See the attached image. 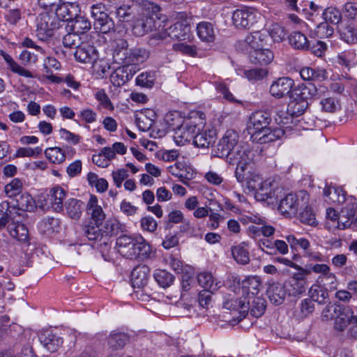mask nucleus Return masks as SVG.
I'll use <instances>...</instances> for the list:
<instances>
[{
    "label": "nucleus",
    "instance_id": "1",
    "mask_svg": "<svg viewBox=\"0 0 357 357\" xmlns=\"http://www.w3.org/2000/svg\"><path fill=\"white\" fill-rule=\"evenodd\" d=\"M317 89L314 85L298 86L293 89L289 95V102L287 112L277 114L275 121L286 128H292L293 116H300L309 105L308 100L316 96Z\"/></svg>",
    "mask_w": 357,
    "mask_h": 357
},
{
    "label": "nucleus",
    "instance_id": "2",
    "mask_svg": "<svg viewBox=\"0 0 357 357\" xmlns=\"http://www.w3.org/2000/svg\"><path fill=\"white\" fill-rule=\"evenodd\" d=\"M116 245L120 255L131 259L148 258L151 252V245L141 236L132 238L121 235L116 238Z\"/></svg>",
    "mask_w": 357,
    "mask_h": 357
},
{
    "label": "nucleus",
    "instance_id": "3",
    "mask_svg": "<svg viewBox=\"0 0 357 357\" xmlns=\"http://www.w3.org/2000/svg\"><path fill=\"white\" fill-rule=\"evenodd\" d=\"M166 121L169 128L174 131V139L178 145H184L194 140L197 130L195 123L183 119L178 113L167 116Z\"/></svg>",
    "mask_w": 357,
    "mask_h": 357
},
{
    "label": "nucleus",
    "instance_id": "4",
    "mask_svg": "<svg viewBox=\"0 0 357 357\" xmlns=\"http://www.w3.org/2000/svg\"><path fill=\"white\" fill-rule=\"evenodd\" d=\"M247 188L255 191L252 195L257 201H266L268 204L276 203L278 198L277 192H281L280 188H273L269 181H263L259 175L254 173H250L247 177Z\"/></svg>",
    "mask_w": 357,
    "mask_h": 357
},
{
    "label": "nucleus",
    "instance_id": "5",
    "mask_svg": "<svg viewBox=\"0 0 357 357\" xmlns=\"http://www.w3.org/2000/svg\"><path fill=\"white\" fill-rule=\"evenodd\" d=\"M309 196L305 191L298 194L289 193L280 201L278 209L284 215L294 216L299 208L307 204Z\"/></svg>",
    "mask_w": 357,
    "mask_h": 357
},
{
    "label": "nucleus",
    "instance_id": "6",
    "mask_svg": "<svg viewBox=\"0 0 357 357\" xmlns=\"http://www.w3.org/2000/svg\"><path fill=\"white\" fill-rule=\"evenodd\" d=\"M324 196L325 202L342 205L344 208H355L357 206L356 199L354 196L347 197V192L340 188L326 185L324 189Z\"/></svg>",
    "mask_w": 357,
    "mask_h": 357
},
{
    "label": "nucleus",
    "instance_id": "7",
    "mask_svg": "<svg viewBox=\"0 0 357 357\" xmlns=\"http://www.w3.org/2000/svg\"><path fill=\"white\" fill-rule=\"evenodd\" d=\"M36 26L38 38L45 41L52 36L54 30L59 27V23L54 15L45 12L37 17Z\"/></svg>",
    "mask_w": 357,
    "mask_h": 357
},
{
    "label": "nucleus",
    "instance_id": "8",
    "mask_svg": "<svg viewBox=\"0 0 357 357\" xmlns=\"http://www.w3.org/2000/svg\"><path fill=\"white\" fill-rule=\"evenodd\" d=\"M91 16L94 20V28L102 33H107L114 29L112 19L105 12L103 3L94 4L91 7Z\"/></svg>",
    "mask_w": 357,
    "mask_h": 357
},
{
    "label": "nucleus",
    "instance_id": "9",
    "mask_svg": "<svg viewBox=\"0 0 357 357\" xmlns=\"http://www.w3.org/2000/svg\"><path fill=\"white\" fill-rule=\"evenodd\" d=\"M248 230L254 236H259L262 234L264 236H271L273 234L275 229L272 226L265 225L264 219L258 213H253L247 211V225Z\"/></svg>",
    "mask_w": 357,
    "mask_h": 357
},
{
    "label": "nucleus",
    "instance_id": "10",
    "mask_svg": "<svg viewBox=\"0 0 357 357\" xmlns=\"http://www.w3.org/2000/svg\"><path fill=\"white\" fill-rule=\"evenodd\" d=\"M271 121L269 114L262 110L253 112L247 121V132L250 137L252 135H259V133L268 126Z\"/></svg>",
    "mask_w": 357,
    "mask_h": 357
},
{
    "label": "nucleus",
    "instance_id": "11",
    "mask_svg": "<svg viewBox=\"0 0 357 357\" xmlns=\"http://www.w3.org/2000/svg\"><path fill=\"white\" fill-rule=\"evenodd\" d=\"M294 81L289 77H281L272 82L269 87L270 94L277 99L289 96L293 91Z\"/></svg>",
    "mask_w": 357,
    "mask_h": 357
},
{
    "label": "nucleus",
    "instance_id": "12",
    "mask_svg": "<svg viewBox=\"0 0 357 357\" xmlns=\"http://www.w3.org/2000/svg\"><path fill=\"white\" fill-rule=\"evenodd\" d=\"M279 126V128H274L267 126L259 133V135H252V137H250V140L252 143L256 142L259 144L274 142L280 139L287 130L292 129L286 128L281 125Z\"/></svg>",
    "mask_w": 357,
    "mask_h": 357
},
{
    "label": "nucleus",
    "instance_id": "13",
    "mask_svg": "<svg viewBox=\"0 0 357 357\" xmlns=\"http://www.w3.org/2000/svg\"><path fill=\"white\" fill-rule=\"evenodd\" d=\"M267 295L270 301L275 305H280L283 303L287 295H288L287 286L286 282L282 284L273 279L267 281Z\"/></svg>",
    "mask_w": 357,
    "mask_h": 357
},
{
    "label": "nucleus",
    "instance_id": "14",
    "mask_svg": "<svg viewBox=\"0 0 357 357\" xmlns=\"http://www.w3.org/2000/svg\"><path fill=\"white\" fill-rule=\"evenodd\" d=\"M157 15H144L137 19L132 26V32L137 36H142L144 34L156 29Z\"/></svg>",
    "mask_w": 357,
    "mask_h": 357
},
{
    "label": "nucleus",
    "instance_id": "15",
    "mask_svg": "<svg viewBox=\"0 0 357 357\" xmlns=\"http://www.w3.org/2000/svg\"><path fill=\"white\" fill-rule=\"evenodd\" d=\"M247 54L250 63L260 66L269 64L274 58L273 52L265 46L249 50Z\"/></svg>",
    "mask_w": 357,
    "mask_h": 357
},
{
    "label": "nucleus",
    "instance_id": "16",
    "mask_svg": "<svg viewBox=\"0 0 357 357\" xmlns=\"http://www.w3.org/2000/svg\"><path fill=\"white\" fill-rule=\"evenodd\" d=\"M150 268L146 265L136 266L131 273V282L134 289H144L148 283Z\"/></svg>",
    "mask_w": 357,
    "mask_h": 357
},
{
    "label": "nucleus",
    "instance_id": "17",
    "mask_svg": "<svg viewBox=\"0 0 357 357\" xmlns=\"http://www.w3.org/2000/svg\"><path fill=\"white\" fill-rule=\"evenodd\" d=\"M74 56L79 62L91 63L97 59V51L93 45L82 43L75 50Z\"/></svg>",
    "mask_w": 357,
    "mask_h": 357
},
{
    "label": "nucleus",
    "instance_id": "18",
    "mask_svg": "<svg viewBox=\"0 0 357 357\" xmlns=\"http://www.w3.org/2000/svg\"><path fill=\"white\" fill-rule=\"evenodd\" d=\"M314 273L319 274L317 278L318 282H322L324 280L328 281L329 289L334 291L337 288V279L335 273L331 271V268L326 264H323L321 266H317L314 267Z\"/></svg>",
    "mask_w": 357,
    "mask_h": 357
},
{
    "label": "nucleus",
    "instance_id": "19",
    "mask_svg": "<svg viewBox=\"0 0 357 357\" xmlns=\"http://www.w3.org/2000/svg\"><path fill=\"white\" fill-rule=\"evenodd\" d=\"M79 11L78 6L72 3H60L55 8L54 15L57 20L67 22L69 24L77 15Z\"/></svg>",
    "mask_w": 357,
    "mask_h": 357
},
{
    "label": "nucleus",
    "instance_id": "20",
    "mask_svg": "<svg viewBox=\"0 0 357 357\" xmlns=\"http://www.w3.org/2000/svg\"><path fill=\"white\" fill-rule=\"evenodd\" d=\"M66 197V190L60 186H55L51 188L47 194V202L54 211L61 212L63 210V200Z\"/></svg>",
    "mask_w": 357,
    "mask_h": 357
},
{
    "label": "nucleus",
    "instance_id": "21",
    "mask_svg": "<svg viewBox=\"0 0 357 357\" xmlns=\"http://www.w3.org/2000/svg\"><path fill=\"white\" fill-rule=\"evenodd\" d=\"M98 202V198L95 195H91L86 204V210L87 215L93 222L102 224L105 218V213Z\"/></svg>",
    "mask_w": 357,
    "mask_h": 357
},
{
    "label": "nucleus",
    "instance_id": "22",
    "mask_svg": "<svg viewBox=\"0 0 357 357\" xmlns=\"http://www.w3.org/2000/svg\"><path fill=\"white\" fill-rule=\"evenodd\" d=\"M39 340L43 347L51 352L56 351L63 344L62 338L50 330L42 332Z\"/></svg>",
    "mask_w": 357,
    "mask_h": 357
},
{
    "label": "nucleus",
    "instance_id": "23",
    "mask_svg": "<svg viewBox=\"0 0 357 357\" xmlns=\"http://www.w3.org/2000/svg\"><path fill=\"white\" fill-rule=\"evenodd\" d=\"M217 139L215 130H207L197 133L194 137L193 144L199 148L205 149L213 146Z\"/></svg>",
    "mask_w": 357,
    "mask_h": 357
},
{
    "label": "nucleus",
    "instance_id": "24",
    "mask_svg": "<svg viewBox=\"0 0 357 357\" xmlns=\"http://www.w3.org/2000/svg\"><path fill=\"white\" fill-rule=\"evenodd\" d=\"M12 207L22 211H31L34 209L35 201L28 192H21L15 197L10 203Z\"/></svg>",
    "mask_w": 357,
    "mask_h": 357
},
{
    "label": "nucleus",
    "instance_id": "25",
    "mask_svg": "<svg viewBox=\"0 0 357 357\" xmlns=\"http://www.w3.org/2000/svg\"><path fill=\"white\" fill-rule=\"evenodd\" d=\"M133 76L132 70L128 66H121L115 69L110 75V81L115 86L124 85Z\"/></svg>",
    "mask_w": 357,
    "mask_h": 357
},
{
    "label": "nucleus",
    "instance_id": "26",
    "mask_svg": "<svg viewBox=\"0 0 357 357\" xmlns=\"http://www.w3.org/2000/svg\"><path fill=\"white\" fill-rule=\"evenodd\" d=\"M10 235L21 242H26L29 238V231L26 226L20 220L10 222L7 227Z\"/></svg>",
    "mask_w": 357,
    "mask_h": 357
},
{
    "label": "nucleus",
    "instance_id": "27",
    "mask_svg": "<svg viewBox=\"0 0 357 357\" xmlns=\"http://www.w3.org/2000/svg\"><path fill=\"white\" fill-rule=\"evenodd\" d=\"M302 7L301 11L306 15V17L312 21L321 19L323 7L316 4L313 1H303L300 3Z\"/></svg>",
    "mask_w": 357,
    "mask_h": 357
},
{
    "label": "nucleus",
    "instance_id": "28",
    "mask_svg": "<svg viewBox=\"0 0 357 357\" xmlns=\"http://www.w3.org/2000/svg\"><path fill=\"white\" fill-rule=\"evenodd\" d=\"M190 26L186 22H176L167 29L168 36L175 40H185L190 32Z\"/></svg>",
    "mask_w": 357,
    "mask_h": 357
},
{
    "label": "nucleus",
    "instance_id": "29",
    "mask_svg": "<svg viewBox=\"0 0 357 357\" xmlns=\"http://www.w3.org/2000/svg\"><path fill=\"white\" fill-rule=\"evenodd\" d=\"M84 234L89 240L100 241L101 242L100 245L107 246L102 224L91 222L84 227Z\"/></svg>",
    "mask_w": 357,
    "mask_h": 357
},
{
    "label": "nucleus",
    "instance_id": "30",
    "mask_svg": "<svg viewBox=\"0 0 357 357\" xmlns=\"http://www.w3.org/2000/svg\"><path fill=\"white\" fill-rule=\"evenodd\" d=\"M84 203L77 199L70 198L65 204L67 215L73 220H79L84 210Z\"/></svg>",
    "mask_w": 357,
    "mask_h": 357
},
{
    "label": "nucleus",
    "instance_id": "31",
    "mask_svg": "<svg viewBox=\"0 0 357 357\" xmlns=\"http://www.w3.org/2000/svg\"><path fill=\"white\" fill-rule=\"evenodd\" d=\"M300 75L303 79L307 81H323L328 77L325 69L309 67L303 68L300 71Z\"/></svg>",
    "mask_w": 357,
    "mask_h": 357
},
{
    "label": "nucleus",
    "instance_id": "32",
    "mask_svg": "<svg viewBox=\"0 0 357 357\" xmlns=\"http://www.w3.org/2000/svg\"><path fill=\"white\" fill-rule=\"evenodd\" d=\"M352 315L349 308L342 307L341 311L333 318L335 319L334 328L338 331H343L351 321Z\"/></svg>",
    "mask_w": 357,
    "mask_h": 357
},
{
    "label": "nucleus",
    "instance_id": "33",
    "mask_svg": "<svg viewBox=\"0 0 357 357\" xmlns=\"http://www.w3.org/2000/svg\"><path fill=\"white\" fill-rule=\"evenodd\" d=\"M238 136L233 130H227L218 144V149L229 153L234 148L238 142Z\"/></svg>",
    "mask_w": 357,
    "mask_h": 357
},
{
    "label": "nucleus",
    "instance_id": "34",
    "mask_svg": "<svg viewBox=\"0 0 357 357\" xmlns=\"http://www.w3.org/2000/svg\"><path fill=\"white\" fill-rule=\"evenodd\" d=\"M309 294L314 301L319 304L325 303L328 298L327 289L321 282H318L317 280L310 288Z\"/></svg>",
    "mask_w": 357,
    "mask_h": 357
},
{
    "label": "nucleus",
    "instance_id": "35",
    "mask_svg": "<svg viewBox=\"0 0 357 357\" xmlns=\"http://www.w3.org/2000/svg\"><path fill=\"white\" fill-rule=\"evenodd\" d=\"M199 38L204 42L212 43L215 40V35L213 26L210 22H202L197 26Z\"/></svg>",
    "mask_w": 357,
    "mask_h": 357
},
{
    "label": "nucleus",
    "instance_id": "36",
    "mask_svg": "<svg viewBox=\"0 0 357 357\" xmlns=\"http://www.w3.org/2000/svg\"><path fill=\"white\" fill-rule=\"evenodd\" d=\"M266 40L267 36L265 33L259 31L252 32L247 36V52L249 50L266 46Z\"/></svg>",
    "mask_w": 357,
    "mask_h": 357
},
{
    "label": "nucleus",
    "instance_id": "37",
    "mask_svg": "<svg viewBox=\"0 0 357 357\" xmlns=\"http://www.w3.org/2000/svg\"><path fill=\"white\" fill-rule=\"evenodd\" d=\"M234 159L237 162L235 176L239 183H243L245 169V149L243 147L240 150H237L235 152Z\"/></svg>",
    "mask_w": 357,
    "mask_h": 357
},
{
    "label": "nucleus",
    "instance_id": "38",
    "mask_svg": "<svg viewBox=\"0 0 357 357\" xmlns=\"http://www.w3.org/2000/svg\"><path fill=\"white\" fill-rule=\"evenodd\" d=\"M68 26L73 32L78 35L86 33L91 27V22L88 19L85 17L78 15L77 14L73 20L68 24Z\"/></svg>",
    "mask_w": 357,
    "mask_h": 357
},
{
    "label": "nucleus",
    "instance_id": "39",
    "mask_svg": "<svg viewBox=\"0 0 357 357\" xmlns=\"http://www.w3.org/2000/svg\"><path fill=\"white\" fill-rule=\"evenodd\" d=\"M355 208H342L340 215L338 216L336 225H332L333 227H337L340 229H344L350 226L351 222L354 220L356 221Z\"/></svg>",
    "mask_w": 357,
    "mask_h": 357
},
{
    "label": "nucleus",
    "instance_id": "40",
    "mask_svg": "<svg viewBox=\"0 0 357 357\" xmlns=\"http://www.w3.org/2000/svg\"><path fill=\"white\" fill-rule=\"evenodd\" d=\"M129 337L127 334L120 332H114L107 338V344L114 350L124 347L128 342Z\"/></svg>",
    "mask_w": 357,
    "mask_h": 357
},
{
    "label": "nucleus",
    "instance_id": "41",
    "mask_svg": "<svg viewBox=\"0 0 357 357\" xmlns=\"http://www.w3.org/2000/svg\"><path fill=\"white\" fill-rule=\"evenodd\" d=\"M102 230L107 245L112 236L116 235L121 229V224L116 219H108L102 225Z\"/></svg>",
    "mask_w": 357,
    "mask_h": 357
},
{
    "label": "nucleus",
    "instance_id": "42",
    "mask_svg": "<svg viewBox=\"0 0 357 357\" xmlns=\"http://www.w3.org/2000/svg\"><path fill=\"white\" fill-rule=\"evenodd\" d=\"M290 45L295 49L306 50L310 47L307 37L300 31L293 32L289 37Z\"/></svg>",
    "mask_w": 357,
    "mask_h": 357
},
{
    "label": "nucleus",
    "instance_id": "43",
    "mask_svg": "<svg viewBox=\"0 0 357 357\" xmlns=\"http://www.w3.org/2000/svg\"><path fill=\"white\" fill-rule=\"evenodd\" d=\"M197 281L201 287L211 293L220 287L218 282L214 284L213 275L210 273H199L197 275Z\"/></svg>",
    "mask_w": 357,
    "mask_h": 357
},
{
    "label": "nucleus",
    "instance_id": "44",
    "mask_svg": "<svg viewBox=\"0 0 357 357\" xmlns=\"http://www.w3.org/2000/svg\"><path fill=\"white\" fill-rule=\"evenodd\" d=\"M129 54V67L132 65L143 63L149 57V52L143 48L135 47L130 49Z\"/></svg>",
    "mask_w": 357,
    "mask_h": 357
},
{
    "label": "nucleus",
    "instance_id": "45",
    "mask_svg": "<svg viewBox=\"0 0 357 357\" xmlns=\"http://www.w3.org/2000/svg\"><path fill=\"white\" fill-rule=\"evenodd\" d=\"M22 181L16 178L5 185L4 192L8 197L13 199L22 192Z\"/></svg>",
    "mask_w": 357,
    "mask_h": 357
},
{
    "label": "nucleus",
    "instance_id": "46",
    "mask_svg": "<svg viewBox=\"0 0 357 357\" xmlns=\"http://www.w3.org/2000/svg\"><path fill=\"white\" fill-rule=\"evenodd\" d=\"M153 277L158 284L163 288L169 287L173 283L174 279V277L171 273L162 269L156 270Z\"/></svg>",
    "mask_w": 357,
    "mask_h": 357
},
{
    "label": "nucleus",
    "instance_id": "47",
    "mask_svg": "<svg viewBox=\"0 0 357 357\" xmlns=\"http://www.w3.org/2000/svg\"><path fill=\"white\" fill-rule=\"evenodd\" d=\"M320 105L321 106V110L328 113H335L341 108L339 100L334 97L323 98L320 102Z\"/></svg>",
    "mask_w": 357,
    "mask_h": 357
},
{
    "label": "nucleus",
    "instance_id": "48",
    "mask_svg": "<svg viewBox=\"0 0 357 357\" xmlns=\"http://www.w3.org/2000/svg\"><path fill=\"white\" fill-rule=\"evenodd\" d=\"M285 238L292 250H297L299 248L305 252L310 247V241L307 238H297L293 234L287 235Z\"/></svg>",
    "mask_w": 357,
    "mask_h": 357
},
{
    "label": "nucleus",
    "instance_id": "49",
    "mask_svg": "<svg viewBox=\"0 0 357 357\" xmlns=\"http://www.w3.org/2000/svg\"><path fill=\"white\" fill-rule=\"evenodd\" d=\"M321 19L326 22L337 24L342 19V13L337 8L329 7L322 12Z\"/></svg>",
    "mask_w": 357,
    "mask_h": 357
},
{
    "label": "nucleus",
    "instance_id": "50",
    "mask_svg": "<svg viewBox=\"0 0 357 357\" xmlns=\"http://www.w3.org/2000/svg\"><path fill=\"white\" fill-rule=\"evenodd\" d=\"M356 54L354 52L349 50L340 53L336 59V62L345 68H349L355 65Z\"/></svg>",
    "mask_w": 357,
    "mask_h": 357
},
{
    "label": "nucleus",
    "instance_id": "51",
    "mask_svg": "<svg viewBox=\"0 0 357 357\" xmlns=\"http://www.w3.org/2000/svg\"><path fill=\"white\" fill-rule=\"evenodd\" d=\"M45 154L53 163H61L66 158L63 151L59 147L48 148L45 150Z\"/></svg>",
    "mask_w": 357,
    "mask_h": 357
},
{
    "label": "nucleus",
    "instance_id": "52",
    "mask_svg": "<svg viewBox=\"0 0 357 357\" xmlns=\"http://www.w3.org/2000/svg\"><path fill=\"white\" fill-rule=\"evenodd\" d=\"M266 309V301L261 297H255L250 305V314L255 317L261 316Z\"/></svg>",
    "mask_w": 357,
    "mask_h": 357
},
{
    "label": "nucleus",
    "instance_id": "53",
    "mask_svg": "<svg viewBox=\"0 0 357 357\" xmlns=\"http://www.w3.org/2000/svg\"><path fill=\"white\" fill-rule=\"evenodd\" d=\"M261 289V280L257 275L247 277V294L257 295Z\"/></svg>",
    "mask_w": 357,
    "mask_h": 357
},
{
    "label": "nucleus",
    "instance_id": "54",
    "mask_svg": "<svg viewBox=\"0 0 357 357\" xmlns=\"http://www.w3.org/2000/svg\"><path fill=\"white\" fill-rule=\"evenodd\" d=\"M341 38L347 43H356L357 42V29L352 25H347L340 31Z\"/></svg>",
    "mask_w": 357,
    "mask_h": 357
},
{
    "label": "nucleus",
    "instance_id": "55",
    "mask_svg": "<svg viewBox=\"0 0 357 357\" xmlns=\"http://www.w3.org/2000/svg\"><path fill=\"white\" fill-rule=\"evenodd\" d=\"M82 43L79 35L73 31L66 34L63 38V44L67 48L77 50Z\"/></svg>",
    "mask_w": 357,
    "mask_h": 357
},
{
    "label": "nucleus",
    "instance_id": "56",
    "mask_svg": "<svg viewBox=\"0 0 357 357\" xmlns=\"http://www.w3.org/2000/svg\"><path fill=\"white\" fill-rule=\"evenodd\" d=\"M269 36L273 41L280 43L282 41L286 36L287 32L284 29L278 24H273L268 29Z\"/></svg>",
    "mask_w": 357,
    "mask_h": 357
},
{
    "label": "nucleus",
    "instance_id": "57",
    "mask_svg": "<svg viewBox=\"0 0 357 357\" xmlns=\"http://www.w3.org/2000/svg\"><path fill=\"white\" fill-rule=\"evenodd\" d=\"M287 286V290H288L289 296H297L303 294L305 291V287L301 281L296 280H292L286 282Z\"/></svg>",
    "mask_w": 357,
    "mask_h": 357
},
{
    "label": "nucleus",
    "instance_id": "58",
    "mask_svg": "<svg viewBox=\"0 0 357 357\" xmlns=\"http://www.w3.org/2000/svg\"><path fill=\"white\" fill-rule=\"evenodd\" d=\"M268 75V70L264 68H255L247 70V79L250 82L262 80Z\"/></svg>",
    "mask_w": 357,
    "mask_h": 357
},
{
    "label": "nucleus",
    "instance_id": "59",
    "mask_svg": "<svg viewBox=\"0 0 357 357\" xmlns=\"http://www.w3.org/2000/svg\"><path fill=\"white\" fill-rule=\"evenodd\" d=\"M304 207L305 208L300 213L301 221L310 226H316L317 220L312 208L308 207L307 204Z\"/></svg>",
    "mask_w": 357,
    "mask_h": 357
},
{
    "label": "nucleus",
    "instance_id": "60",
    "mask_svg": "<svg viewBox=\"0 0 357 357\" xmlns=\"http://www.w3.org/2000/svg\"><path fill=\"white\" fill-rule=\"evenodd\" d=\"M40 227L45 232L52 233L57 231L59 229V222L56 218L47 217L43 220L40 223Z\"/></svg>",
    "mask_w": 357,
    "mask_h": 357
},
{
    "label": "nucleus",
    "instance_id": "61",
    "mask_svg": "<svg viewBox=\"0 0 357 357\" xmlns=\"http://www.w3.org/2000/svg\"><path fill=\"white\" fill-rule=\"evenodd\" d=\"M231 254L234 260L241 264H245V248L244 243L231 248Z\"/></svg>",
    "mask_w": 357,
    "mask_h": 357
},
{
    "label": "nucleus",
    "instance_id": "62",
    "mask_svg": "<svg viewBox=\"0 0 357 357\" xmlns=\"http://www.w3.org/2000/svg\"><path fill=\"white\" fill-rule=\"evenodd\" d=\"M130 50H114L113 52V60L115 63L122 64V66H128L129 68V54Z\"/></svg>",
    "mask_w": 357,
    "mask_h": 357
},
{
    "label": "nucleus",
    "instance_id": "63",
    "mask_svg": "<svg viewBox=\"0 0 357 357\" xmlns=\"http://www.w3.org/2000/svg\"><path fill=\"white\" fill-rule=\"evenodd\" d=\"M140 227L143 231L153 233L156 230L158 223L153 217L144 216L140 220Z\"/></svg>",
    "mask_w": 357,
    "mask_h": 357
},
{
    "label": "nucleus",
    "instance_id": "64",
    "mask_svg": "<svg viewBox=\"0 0 357 357\" xmlns=\"http://www.w3.org/2000/svg\"><path fill=\"white\" fill-rule=\"evenodd\" d=\"M344 17L349 20H357V2H347L342 8Z\"/></svg>",
    "mask_w": 357,
    "mask_h": 357
}]
</instances>
